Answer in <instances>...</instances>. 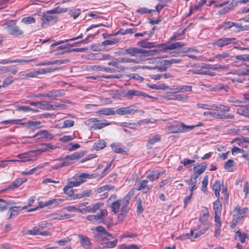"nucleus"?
<instances>
[{
	"label": "nucleus",
	"mask_w": 249,
	"mask_h": 249,
	"mask_svg": "<svg viewBox=\"0 0 249 249\" xmlns=\"http://www.w3.org/2000/svg\"><path fill=\"white\" fill-rule=\"evenodd\" d=\"M133 195L134 190H131L124 198L118 199L111 205V211L115 213H118L121 208L120 213L118 215L119 218L122 220L128 213L129 201Z\"/></svg>",
	"instance_id": "f257e3e1"
},
{
	"label": "nucleus",
	"mask_w": 249,
	"mask_h": 249,
	"mask_svg": "<svg viewBox=\"0 0 249 249\" xmlns=\"http://www.w3.org/2000/svg\"><path fill=\"white\" fill-rule=\"evenodd\" d=\"M67 8L57 7L52 10L47 11L44 13L41 18V26L43 28H46L51 25H53L58 20L57 17L55 14H60L66 12Z\"/></svg>",
	"instance_id": "f03ea898"
},
{
	"label": "nucleus",
	"mask_w": 249,
	"mask_h": 249,
	"mask_svg": "<svg viewBox=\"0 0 249 249\" xmlns=\"http://www.w3.org/2000/svg\"><path fill=\"white\" fill-rule=\"evenodd\" d=\"M231 107L229 106H225L223 104H214L211 110H213V118L225 120L232 119L234 118V115L232 114H226L225 113L229 112Z\"/></svg>",
	"instance_id": "7ed1b4c3"
},
{
	"label": "nucleus",
	"mask_w": 249,
	"mask_h": 249,
	"mask_svg": "<svg viewBox=\"0 0 249 249\" xmlns=\"http://www.w3.org/2000/svg\"><path fill=\"white\" fill-rule=\"evenodd\" d=\"M15 20H8L3 25V27L7 30L8 34L11 36L17 37L23 34V32L19 27L16 25Z\"/></svg>",
	"instance_id": "20e7f679"
},
{
	"label": "nucleus",
	"mask_w": 249,
	"mask_h": 249,
	"mask_svg": "<svg viewBox=\"0 0 249 249\" xmlns=\"http://www.w3.org/2000/svg\"><path fill=\"white\" fill-rule=\"evenodd\" d=\"M194 128V126H188L183 123L176 122L170 125L167 128L168 133H185Z\"/></svg>",
	"instance_id": "39448f33"
},
{
	"label": "nucleus",
	"mask_w": 249,
	"mask_h": 249,
	"mask_svg": "<svg viewBox=\"0 0 249 249\" xmlns=\"http://www.w3.org/2000/svg\"><path fill=\"white\" fill-rule=\"evenodd\" d=\"M222 189V193L224 195V198L227 200L229 198V195L227 193V188L226 186H222L221 188V184L219 180H215L212 187V190L217 198H220V191Z\"/></svg>",
	"instance_id": "423d86ee"
},
{
	"label": "nucleus",
	"mask_w": 249,
	"mask_h": 249,
	"mask_svg": "<svg viewBox=\"0 0 249 249\" xmlns=\"http://www.w3.org/2000/svg\"><path fill=\"white\" fill-rule=\"evenodd\" d=\"M46 227V224H39L37 226H35L32 230H27L25 232V234L32 235H40L43 236H48L50 235V233L48 231H41L42 230Z\"/></svg>",
	"instance_id": "0eeeda50"
},
{
	"label": "nucleus",
	"mask_w": 249,
	"mask_h": 249,
	"mask_svg": "<svg viewBox=\"0 0 249 249\" xmlns=\"http://www.w3.org/2000/svg\"><path fill=\"white\" fill-rule=\"evenodd\" d=\"M232 27H234L238 31L249 30V27L248 28L247 26H242L241 24L240 23H234L230 21H226L219 25L218 28L226 30Z\"/></svg>",
	"instance_id": "6e6552de"
},
{
	"label": "nucleus",
	"mask_w": 249,
	"mask_h": 249,
	"mask_svg": "<svg viewBox=\"0 0 249 249\" xmlns=\"http://www.w3.org/2000/svg\"><path fill=\"white\" fill-rule=\"evenodd\" d=\"M59 69V68H44L38 71H30L26 74H22L21 75L23 76V78H34L36 77L38 75L49 73Z\"/></svg>",
	"instance_id": "1a4fd4ad"
},
{
	"label": "nucleus",
	"mask_w": 249,
	"mask_h": 249,
	"mask_svg": "<svg viewBox=\"0 0 249 249\" xmlns=\"http://www.w3.org/2000/svg\"><path fill=\"white\" fill-rule=\"evenodd\" d=\"M27 179L24 178H18L12 182L11 184H7L4 186L3 188L0 191V193L6 192L7 191H12L18 187L23 183L26 182Z\"/></svg>",
	"instance_id": "9d476101"
},
{
	"label": "nucleus",
	"mask_w": 249,
	"mask_h": 249,
	"mask_svg": "<svg viewBox=\"0 0 249 249\" xmlns=\"http://www.w3.org/2000/svg\"><path fill=\"white\" fill-rule=\"evenodd\" d=\"M83 156L82 153L75 152L63 159L61 163L63 167L67 166L72 164L74 160L80 159Z\"/></svg>",
	"instance_id": "9b49d317"
},
{
	"label": "nucleus",
	"mask_w": 249,
	"mask_h": 249,
	"mask_svg": "<svg viewBox=\"0 0 249 249\" xmlns=\"http://www.w3.org/2000/svg\"><path fill=\"white\" fill-rule=\"evenodd\" d=\"M145 50L137 47H130L124 50L122 54L123 55L129 54L132 56L137 57L144 53Z\"/></svg>",
	"instance_id": "f8f14e48"
},
{
	"label": "nucleus",
	"mask_w": 249,
	"mask_h": 249,
	"mask_svg": "<svg viewBox=\"0 0 249 249\" xmlns=\"http://www.w3.org/2000/svg\"><path fill=\"white\" fill-rule=\"evenodd\" d=\"M236 38L234 37H222L214 41L213 44L219 48L234 43Z\"/></svg>",
	"instance_id": "ddd939ff"
},
{
	"label": "nucleus",
	"mask_w": 249,
	"mask_h": 249,
	"mask_svg": "<svg viewBox=\"0 0 249 249\" xmlns=\"http://www.w3.org/2000/svg\"><path fill=\"white\" fill-rule=\"evenodd\" d=\"M248 210L247 208L241 209L239 206H237L233 209L234 214H233L232 219L236 221L239 222L244 217L245 213Z\"/></svg>",
	"instance_id": "4468645a"
},
{
	"label": "nucleus",
	"mask_w": 249,
	"mask_h": 249,
	"mask_svg": "<svg viewBox=\"0 0 249 249\" xmlns=\"http://www.w3.org/2000/svg\"><path fill=\"white\" fill-rule=\"evenodd\" d=\"M103 203L99 202L88 206L83 208H80V210H79V213H94L96 212L98 210L103 206Z\"/></svg>",
	"instance_id": "2eb2a0df"
},
{
	"label": "nucleus",
	"mask_w": 249,
	"mask_h": 249,
	"mask_svg": "<svg viewBox=\"0 0 249 249\" xmlns=\"http://www.w3.org/2000/svg\"><path fill=\"white\" fill-rule=\"evenodd\" d=\"M98 120L96 118H90L87 121L86 124H93V127L95 129H101L106 126L110 124L107 120H104L103 122L98 123Z\"/></svg>",
	"instance_id": "dca6fc26"
},
{
	"label": "nucleus",
	"mask_w": 249,
	"mask_h": 249,
	"mask_svg": "<svg viewBox=\"0 0 249 249\" xmlns=\"http://www.w3.org/2000/svg\"><path fill=\"white\" fill-rule=\"evenodd\" d=\"M56 147L51 143H42L40 144L39 147L34 151L36 155L44 152L53 150Z\"/></svg>",
	"instance_id": "f3484780"
},
{
	"label": "nucleus",
	"mask_w": 249,
	"mask_h": 249,
	"mask_svg": "<svg viewBox=\"0 0 249 249\" xmlns=\"http://www.w3.org/2000/svg\"><path fill=\"white\" fill-rule=\"evenodd\" d=\"M166 88L170 89L173 93L191 92L192 90L191 86L186 85H177Z\"/></svg>",
	"instance_id": "a211bd4d"
},
{
	"label": "nucleus",
	"mask_w": 249,
	"mask_h": 249,
	"mask_svg": "<svg viewBox=\"0 0 249 249\" xmlns=\"http://www.w3.org/2000/svg\"><path fill=\"white\" fill-rule=\"evenodd\" d=\"M207 164L205 162H202L201 163L195 165L193 168L194 175L193 178L194 179H196L199 175L203 173L206 169Z\"/></svg>",
	"instance_id": "6ab92c4d"
},
{
	"label": "nucleus",
	"mask_w": 249,
	"mask_h": 249,
	"mask_svg": "<svg viewBox=\"0 0 249 249\" xmlns=\"http://www.w3.org/2000/svg\"><path fill=\"white\" fill-rule=\"evenodd\" d=\"M36 156V154H35L34 150H31L27 152L19 154L17 157L19 159L18 162H26L32 160V158Z\"/></svg>",
	"instance_id": "aec40b11"
},
{
	"label": "nucleus",
	"mask_w": 249,
	"mask_h": 249,
	"mask_svg": "<svg viewBox=\"0 0 249 249\" xmlns=\"http://www.w3.org/2000/svg\"><path fill=\"white\" fill-rule=\"evenodd\" d=\"M73 215L69 213H52L48 215V217L50 219L61 220L66 219H69L73 217Z\"/></svg>",
	"instance_id": "412c9836"
},
{
	"label": "nucleus",
	"mask_w": 249,
	"mask_h": 249,
	"mask_svg": "<svg viewBox=\"0 0 249 249\" xmlns=\"http://www.w3.org/2000/svg\"><path fill=\"white\" fill-rule=\"evenodd\" d=\"M34 138L36 137L37 139H41L44 138L48 140H52L53 138V134L51 133L49 131L43 130H40L37 132L33 137Z\"/></svg>",
	"instance_id": "4be33fe9"
},
{
	"label": "nucleus",
	"mask_w": 249,
	"mask_h": 249,
	"mask_svg": "<svg viewBox=\"0 0 249 249\" xmlns=\"http://www.w3.org/2000/svg\"><path fill=\"white\" fill-rule=\"evenodd\" d=\"M115 114L119 115H124L126 114H134L136 111L132 108L131 107H122L117 109L115 110Z\"/></svg>",
	"instance_id": "5701e85b"
},
{
	"label": "nucleus",
	"mask_w": 249,
	"mask_h": 249,
	"mask_svg": "<svg viewBox=\"0 0 249 249\" xmlns=\"http://www.w3.org/2000/svg\"><path fill=\"white\" fill-rule=\"evenodd\" d=\"M78 237L79 239L80 243L81 246L85 249H88L91 246V243L90 239L83 234H78Z\"/></svg>",
	"instance_id": "b1692460"
},
{
	"label": "nucleus",
	"mask_w": 249,
	"mask_h": 249,
	"mask_svg": "<svg viewBox=\"0 0 249 249\" xmlns=\"http://www.w3.org/2000/svg\"><path fill=\"white\" fill-rule=\"evenodd\" d=\"M209 218V213L208 211L202 212L200 215L199 222L200 225L199 226V228H201L202 226H205L206 225H209L208 219Z\"/></svg>",
	"instance_id": "393cba45"
},
{
	"label": "nucleus",
	"mask_w": 249,
	"mask_h": 249,
	"mask_svg": "<svg viewBox=\"0 0 249 249\" xmlns=\"http://www.w3.org/2000/svg\"><path fill=\"white\" fill-rule=\"evenodd\" d=\"M210 228V226L209 225H206L205 226H204L203 228H202V229L200 230L197 231L195 233V235L193 236L194 233L192 231H191L190 234H187L185 235L186 238H193L194 239L198 237L199 236H201V235L204 234L206 231H207Z\"/></svg>",
	"instance_id": "a878e982"
},
{
	"label": "nucleus",
	"mask_w": 249,
	"mask_h": 249,
	"mask_svg": "<svg viewBox=\"0 0 249 249\" xmlns=\"http://www.w3.org/2000/svg\"><path fill=\"white\" fill-rule=\"evenodd\" d=\"M60 106L57 105L51 104L48 102H40L39 108L43 110H56Z\"/></svg>",
	"instance_id": "bb28decb"
},
{
	"label": "nucleus",
	"mask_w": 249,
	"mask_h": 249,
	"mask_svg": "<svg viewBox=\"0 0 249 249\" xmlns=\"http://www.w3.org/2000/svg\"><path fill=\"white\" fill-rule=\"evenodd\" d=\"M125 94H126V95L130 97H132L134 96H142L143 97H148V98H152V97L151 96L143 92L135 90V89L128 90L126 91Z\"/></svg>",
	"instance_id": "cd10ccee"
},
{
	"label": "nucleus",
	"mask_w": 249,
	"mask_h": 249,
	"mask_svg": "<svg viewBox=\"0 0 249 249\" xmlns=\"http://www.w3.org/2000/svg\"><path fill=\"white\" fill-rule=\"evenodd\" d=\"M148 180L147 179H143L141 180L138 184L136 189L137 190H143V193H147L152 189V187L147 186Z\"/></svg>",
	"instance_id": "c85d7f7f"
},
{
	"label": "nucleus",
	"mask_w": 249,
	"mask_h": 249,
	"mask_svg": "<svg viewBox=\"0 0 249 249\" xmlns=\"http://www.w3.org/2000/svg\"><path fill=\"white\" fill-rule=\"evenodd\" d=\"M97 175L96 174H89L88 173H82L77 176L76 178L78 181L81 182V184L83 183L86 181L87 178H96Z\"/></svg>",
	"instance_id": "c756f323"
},
{
	"label": "nucleus",
	"mask_w": 249,
	"mask_h": 249,
	"mask_svg": "<svg viewBox=\"0 0 249 249\" xmlns=\"http://www.w3.org/2000/svg\"><path fill=\"white\" fill-rule=\"evenodd\" d=\"M118 243V239H114L113 241H110L106 237L101 243L102 248H113L116 247Z\"/></svg>",
	"instance_id": "7c9ffc66"
},
{
	"label": "nucleus",
	"mask_w": 249,
	"mask_h": 249,
	"mask_svg": "<svg viewBox=\"0 0 249 249\" xmlns=\"http://www.w3.org/2000/svg\"><path fill=\"white\" fill-rule=\"evenodd\" d=\"M167 98L171 100L186 102L188 99V96L184 94H178L176 95H169L167 97Z\"/></svg>",
	"instance_id": "2f4dec72"
},
{
	"label": "nucleus",
	"mask_w": 249,
	"mask_h": 249,
	"mask_svg": "<svg viewBox=\"0 0 249 249\" xmlns=\"http://www.w3.org/2000/svg\"><path fill=\"white\" fill-rule=\"evenodd\" d=\"M99 115H103L106 116L114 115L115 114V110L113 108H103L99 110L96 112Z\"/></svg>",
	"instance_id": "473e14b6"
},
{
	"label": "nucleus",
	"mask_w": 249,
	"mask_h": 249,
	"mask_svg": "<svg viewBox=\"0 0 249 249\" xmlns=\"http://www.w3.org/2000/svg\"><path fill=\"white\" fill-rule=\"evenodd\" d=\"M235 238H238V240L242 243L245 242L246 239H249V234L245 232L242 233L240 231H237L235 233Z\"/></svg>",
	"instance_id": "72a5a7b5"
},
{
	"label": "nucleus",
	"mask_w": 249,
	"mask_h": 249,
	"mask_svg": "<svg viewBox=\"0 0 249 249\" xmlns=\"http://www.w3.org/2000/svg\"><path fill=\"white\" fill-rule=\"evenodd\" d=\"M44 97L47 98L51 100H54L59 95V92L56 90H50L46 92H43Z\"/></svg>",
	"instance_id": "f704fd0d"
},
{
	"label": "nucleus",
	"mask_w": 249,
	"mask_h": 249,
	"mask_svg": "<svg viewBox=\"0 0 249 249\" xmlns=\"http://www.w3.org/2000/svg\"><path fill=\"white\" fill-rule=\"evenodd\" d=\"M64 201L63 199H53L47 201L48 207H55L62 204Z\"/></svg>",
	"instance_id": "c9c22d12"
},
{
	"label": "nucleus",
	"mask_w": 249,
	"mask_h": 249,
	"mask_svg": "<svg viewBox=\"0 0 249 249\" xmlns=\"http://www.w3.org/2000/svg\"><path fill=\"white\" fill-rule=\"evenodd\" d=\"M230 55L229 53L223 52L221 53L217 54L215 55L213 58L211 59L210 61H220L228 58Z\"/></svg>",
	"instance_id": "e433bc0d"
},
{
	"label": "nucleus",
	"mask_w": 249,
	"mask_h": 249,
	"mask_svg": "<svg viewBox=\"0 0 249 249\" xmlns=\"http://www.w3.org/2000/svg\"><path fill=\"white\" fill-rule=\"evenodd\" d=\"M228 102L236 107H243L245 104L244 101L238 100L234 97H231L228 100Z\"/></svg>",
	"instance_id": "4c0bfd02"
},
{
	"label": "nucleus",
	"mask_w": 249,
	"mask_h": 249,
	"mask_svg": "<svg viewBox=\"0 0 249 249\" xmlns=\"http://www.w3.org/2000/svg\"><path fill=\"white\" fill-rule=\"evenodd\" d=\"M222 207V203L220 201L219 198H217V199L213 202V209L214 213H221Z\"/></svg>",
	"instance_id": "58836bf2"
},
{
	"label": "nucleus",
	"mask_w": 249,
	"mask_h": 249,
	"mask_svg": "<svg viewBox=\"0 0 249 249\" xmlns=\"http://www.w3.org/2000/svg\"><path fill=\"white\" fill-rule=\"evenodd\" d=\"M107 211L106 209H102L99 213L95 215L99 223L102 222L104 220V218L107 216Z\"/></svg>",
	"instance_id": "ea45409f"
},
{
	"label": "nucleus",
	"mask_w": 249,
	"mask_h": 249,
	"mask_svg": "<svg viewBox=\"0 0 249 249\" xmlns=\"http://www.w3.org/2000/svg\"><path fill=\"white\" fill-rule=\"evenodd\" d=\"M107 211L106 209H102L99 213L95 215L99 223L102 222L104 220V218L107 216Z\"/></svg>",
	"instance_id": "a19ab883"
},
{
	"label": "nucleus",
	"mask_w": 249,
	"mask_h": 249,
	"mask_svg": "<svg viewBox=\"0 0 249 249\" xmlns=\"http://www.w3.org/2000/svg\"><path fill=\"white\" fill-rule=\"evenodd\" d=\"M107 211L106 209H102L99 213L95 215L99 223L102 222L104 220V218L107 216Z\"/></svg>",
	"instance_id": "79ce46f5"
},
{
	"label": "nucleus",
	"mask_w": 249,
	"mask_h": 249,
	"mask_svg": "<svg viewBox=\"0 0 249 249\" xmlns=\"http://www.w3.org/2000/svg\"><path fill=\"white\" fill-rule=\"evenodd\" d=\"M82 37H83V34H81L78 36H77L76 37H73V38H70V39H65L64 40H60V41H58L56 42L55 43H53L51 44V47H53L56 46L57 45H60L61 44H62V43H63L64 42H68L69 41H73V40H75L81 38Z\"/></svg>",
	"instance_id": "37998d69"
},
{
	"label": "nucleus",
	"mask_w": 249,
	"mask_h": 249,
	"mask_svg": "<svg viewBox=\"0 0 249 249\" xmlns=\"http://www.w3.org/2000/svg\"><path fill=\"white\" fill-rule=\"evenodd\" d=\"M224 168L229 172H232L234 170V161L232 160H228L224 164Z\"/></svg>",
	"instance_id": "c03bdc74"
},
{
	"label": "nucleus",
	"mask_w": 249,
	"mask_h": 249,
	"mask_svg": "<svg viewBox=\"0 0 249 249\" xmlns=\"http://www.w3.org/2000/svg\"><path fill=\"white\" fill-rule=\"evenodd\" d=\"M184 46V44L180 42H177L171 43L169 45H166V49L173 50L179 48H181Z\"/></svg>",
	"instance_id": "a18cd8bd"
},
{
	"label": "nucleus",
	"mask_w": 249,
	"mask_h": 249,
	"mask_svg": "<svg viewBox=\"0 0 249 249\" xmlns=\"http://www.w3.org/2000/svg\"><path fill=\"white\" fill-rule=\"evenodd\" d=\"M68 14L70 17H72L73 19H75L81 14V10L79 8L71 9L69 10Z\"/></svg>",
	"instance_id": "49530a36"
},
{
	"label": "nucleus",
	"mask_w": 249,
	"mask_h": 249,
	"mask_svg": "<svg viewBox=\"0 0 249 249\" xmlns=\"http://www.w3.org/2000/svg\"><path fill=\"white\" fill-rule=\"evenodd\" d=\"M36 20L35 18L31 16L26 17L21 19V22L26 25L35 23Z\"/></svg>",
	"instance_id": "de8ad7c7"
},
{
	"label": "nucleus",
	"mask_w": 249,
	"mask_h": 249,
	"mask_svg": "<svg viewBox=\"0 0 249 249\" xmlns=\"http://www.w3.org/2000/svg\"><path fill=\"white\" fill-rule=\"evenodd\" d=\"M96 231L97 232V233H102L103 234H105V235L106 236H108L109 237H110L111 238H113V236H112V235L108 232L106 229L102 226H99L98 227H96Z\"/></svg>",
	"instance_id": "09e8293b"
},
{
	"label": "nucleus",
	"mask_w": 249,
	"mask_h": 249,
	"mask_svg": "<svg viewBox=\"0 0 249 249\" xmlns=\"http://www.w3.org/2000/svg\"><path fill=\"white\" fill-rule=\"evenodd\" d=\"M186 182L188 183L190 187H189V189L191 191V193H193V191L196 189V180L194 179L193 178H191L189 180H186Z\"/></svg>",
	"instance_id": "8fccbe9b"
},
{
	"label": "nucleus",
	"mask_w": 249,
	"mask_h": 249,
	"mask_svg": "<svg viewBox=\"0 0 249 249\" xmlns=\"http://www.w3.org/2000/svg\"><path fill=\"white\" fill-rule=\"evenodd\" d=\"M0 210L3 211L6 210L8 205L10 204L11 201L9 200H6L0 198Z\"/></svg>",
	"instance_id": "3c124183"
},
{
	"label": "nucleus",
	"mask_w": 249,
	"mask_h": 249,
	"mask_svg": "<svg viewBox=\"0 0 249 249\" xmlns=\"http://www.w3.org/2000/svg\"><path fill=\"white\" fill-rule=\"evenodd\" d=\"M114 189V186H110V185H105L103 186L98 187L96 189V192L97 193H101L104 192L106 191H109V190H113Z\"/></svg>",
	"instance_id": "603ef678"
},
{
	"label": "nucleus",
	"mask_w": 249,
	"mask_h": 249,
	"mask_svg": "<svg viewBox=\"0 0 249 249\" xmlns=\"http://www.w3.org/2000/svg\"><path fill=\"white\" fill-rule=\"evenodd\" d=\"M119 62L120 63H132L134 64L138 63V61L136 59H133L127 57H121L119 58Z\"/></svg>",
	"instance_id": "864d4df0"
},
{
	"label": "nucleus",
	"mask_w": 249,
	"mask_h": 249,
	"mask_svg": "<svg viewBox=\"0 0 249 249\" xmlns=\"http://www.w3.org/2000/svg\"><path fill=\"white\" fill-rule=\"evenodd\" d=\"M207 2L206 0H201L197 4H195L194 7L191 8V12L196 11L201 8L202 6L205 5Z\"/></svg>",
	"instance_id": "5fc2aeb1"
},
{
	"label": "nucleus",
	"mask_w": 249,
	"mask_h": 249,
	"mask_svg": "<svg viewBox=\"0 0 249 249\" xmlns=\"http://www.w3.org/2000/svg\"><path fill=\"white\" fill-rule=\"evenodd\" d=\"M236 111L238 114L249 118V107L245 108H239L237 109Z\"/></svg>",
	"instance_id": "6e6d98bb"
},
{
	"label": "nucleus",
	"mask_w": 249,
	"mask_h": 249,
	"mask_svg": "<svg viewBox=\"0 0 249 249\" xmlns=\"http://www.w3.org/2000/svg\"><path fill=\"white\" fill-rule=\"evenodd\" d=\"M75 138L74 135H64L59 138V141L63 142H67L73 140Z\"/></svg>",
	"instance_id": "4d7b16f0"
},
{
	"label": "nucleus",
	"mask_w": 249,
	"mask_h": 249,
	"mask_svg": "<svg viewBox=\"0 0 249 249\" xmlns=\"http://www.w3.org/2000/svg\"><path fill=\"white\" fill-rule=\"evenodd\" d=\"M106 145V142L104 141H100L94 143L93 148L97 150L104 148Z\"/></svg>",
	"instance_id": "13d9d810"
},
{
	"label": "nucleus",
	"mask_w": 249,
	"mask_h": 249,
	"mask_svg": "<svg viewBox=\"0 0 249 249\" xmlns=\"http://www.w3.org/2000/svg\"><path fill=\"white\" fill-rule=\"evenodd\" d=\"M96 68L95 70L98 71H105L107 72H114L115 71L114 69H111L109 67H105L104 66H95Z\"/></svg>",
	"instance_id": "bf43d9fd"
},
{
	"label": "nucleus",
	"mask_w": 249,
	"mask_h": 249,
	"mask_svg": "<svg viewBox=\"0 0 249 249\" xmlns=\"http://www.w3.org/2000/svg\"><path fill=\"white\" fill-rule=\"evenodd\" d=\"M167 49H166V44L164 43L160 44L156 47V49L152 50L156 53H160L161 52H165Z\"/></svg>",
	"instance_id": "052dcab7"
},
{
	"label": "nucleus",
	"mask_w": 249,
	"mask_h": 249,
	"mask_svg": "<svg viewBox=\"0 0 249 249\" xmlns=\"http://www.w3.org/2000/svg\"><path fill=\"white\" fill-rule=\"evenodd\" d=\"M208 178L209 176L208 175H206L204 177L202 181L201 191L203 192H205L207 190L206 189L208 184Z\"/></svg>",
	"instance_id": "680f3d73"
},
{
	"label": "nucleus",
	"mask_w": 249,
	"mask_h": 249,
	"mask_svg": "<svg viewBox=\"0 0 249 249\" xmlns=\"http://www.w3.org/2000/svg\"><path fill=\"white\" fill-rule=\"evenodd\" d=\"M63 191L66 195L71 197L73 196V195L74 194L73 189H71V187L69 186L68 184L64 187Z\"/></svg>",
	"instance_id": "e2e57ef3"
},
{
	"label": "nucleus",
	"mask_w": 249,
	"mask_h": 249,
	"mask_svg": "<svg viewBox=\"0 0 249 249\" xmlns=\"http://www.w3.org/2000/svg\"><path fill=\"white\" fill-rule=\"evenodd\" d=\"M27 124L30 128H37L40 127L41 122L38 121H29Z\"/></svg>",
	"instance_id": "0e129e2a"
},
{
	"label": "nucleus",
	"mask_w": 249,
	"mask_h": 249,
	"mask_svg": "<svg viewBox=\"0 0 249 249\" xmlns=\"http://www.w3.org/2000/svg\"><path fill=\"white\" fill-rule=\"evenodd\" d=\"M108 236L105 235V234H103L101 233H96L94 234L95 239L98 242H100V244L103 243V241L105 239V238Z\"/></svg>",
	"instance_id": "69168bd1"
},
{
	"label": "nucleus",
	"mask_w": 249,
	"mask_h": 249,
	"mask_svg": "<svg viewBox=\"0 0 249 249\" xmlns=\"http://www.w3.org/2000/svg\"><path fill=\"white\" fill-rule=\"evenodd\" d=\"M147 178L150 181H153L155 179H158V177L157 175V171H152L147 176Z\"/></svg>",
	"instance_id": "338daca9"
},
{
	"label": "nucleus",
	"mask_w": 249,
	"mask_h": 249,
	"mask_svg": "<svg viewBox=\"0 0 249 249\" xmlns=\"http://www.w3.org/2000/svg\"><path fill=\"white\" fill-rule=\"evenodd\" d=\"M139 247L135 245L131 244L127 245L125 244H122L120 246V249H139Z\"/></svg>",
	"instance_id": "774afa93"
}]
</instances>
